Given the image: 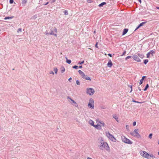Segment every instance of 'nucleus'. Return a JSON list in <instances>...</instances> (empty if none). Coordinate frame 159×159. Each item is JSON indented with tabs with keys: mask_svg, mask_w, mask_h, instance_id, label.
Masks as SVG:
<instances>
[{
	"mask_svg": "<svg viewBox=\"0 0 159 159\" xmlns=\"http://www.w3.org/2000/svg\"><path fill=\"white\" fill-rule=\"evenodd\" d=\"M126 51H125L124 52L123 54L121 56H123L125 55L126 54Z\"/></svg>",
	"mask_w": 159,
	"mask_h": 159,
	"instance_id": "47",
	"label": "nucleus"
},
{
	"mask_svg": "<svg viewBox=\"0 0 159 159\" xmlns=\"http://www.w3.org/2000/svg\"><path fill=\"white\" fill-rule=\"evenodd\" d=\"M108 55L110 56V57H112V55L111 54H110V53H109L108 54Z\"/></svg>",
	"mask_w": 159,
	"mask_h": 159,
	"instance_id": "53",
	"label": "nucleus"
},
{
	"mask_svg": "<svg viewBox=\"0 0 159 159\" xmlns=\"http://www.w3.org/2000/svg\"><path fill=\"white\" fill-rule=\"evenodd\" d=\"M128 30L127 29H125L123 32L122 35H124L128 31Z\"/></svg>",
	"mask_w": 159,
	"mask_h": 159,
	"instance_id": "16",
	"label": "nucleus"
},
{
	"mask_svg": "<svg viewBox=\"0 0 159 159\" xmlns=\"http://www.w3.org/2000/svg\"><path fill=\"white\" fill-rule=\"evenodd\" d=\"M37 17V15H35L34 16H33V18L34 19H35Z\"/></svg>",
	"mask_w": 159,
	"mask_h": 159,
	"instance_id": "37",
	"label": "nucleus"
},
{
	"mask_svg": "<svg viewBox=\"0 0 159 159\" xmlns=\"http://www.w3.org/2000/svg\"><path fill=\"white\" fill-rule=\"evenodd\" d=\"M55 73L56 74H57V72L58 69L57 68H54V69Z\"/></svg>",
	"mask_w": 159,
	"mask_h": 159,
	"instance_id": "27",
	"label": "nucleus"
},
{
	"mask_svg": "<svg viewBox=\"0 0 159 159\" xmlns=\"http://www.w3.org/2000/svg\"><path fill=\"white\" fill-rule=\"evenodd\" d=\"M145 154H144V156L143 157L146 158L147 159H150V157H149V154L147 153L146 152H145Z\"/></svg>",
	"mask_w": 159,
	"mask_h": 159,
	"instance_id": "14",
	"label": "nucleus"
},
{
	"mask_svg": "<svg viewBox=\"0 0 159 159\" xmlns=\"http://www.w3.org/2000/svg\"><path fill=\"white\" fill-rule=\"evenodd\" d=\"M148 61L147 59H146L144 60V63L146 64Z\"/></svg>",
	"mask_w": 159,
	"mask_h": 159,
	"instance_id": "29",
	"label": "nucleus"
},
{
	"mask_svg": "<svg viewBox=\"0 0 159 159\" xmlns=\"http://www.w3.org/2000/svg\"><path fill=\"white\" fill-rule=\"evenodd\" d=\"M67 98L69 101H70V100L72 102V103H74V104H72L73 106H75L76 107H78V104L73 100L70 97H68Z\"/></svg>",
	"mask_w": 159,
	"mask_h": 159,
	"instance_id": "8",
	"label": "nucleus"
},
{
	"mask_svg": "<svg viewBox=\"0 0 159 159\" xmlns=\"http://www.w3.org/2000/svg\"><path fill=\"white\" fill-rule=\"evenodd\" d=\"M106 134L107 137L111 141L113 142H116V139L109 132H106Z\"/></svg>",
	"mask_w": 159,
	"mask_h": 159,
	"instance_id": "3",
	"label": "nucleus"
},
{
	"mask_svg": "<svg viewBox=\"0 0 159 159\" xmlns=\"http://www.w3.org/2000/svg\"><path fill=\"white\" fill-rule=\"evenodd\" d=\"M97 122L99 123L102 126H105V123L102 121L100 120L99 119H97L96 120Z\"/></svg>",
	"mask_w": 159,
	"mask_h": 159,
	"instance_id": "11",
	"label": "nucleus"
},
{
	"mask_svg": "<svg viewBox=\"0 0 159 159\" xmlns=\"http://www.w3.org/2000/svg\"><path fill=\"white\" fill-rule=\"evenodd\" d=\"M49 73L50 74H52V75H54V73L52 71H51L50 72H49Z\"/></svg>",
	"mask_w": 159,
	"mask_h": 159,
	"instance_id": "48",
	"label": "nucleus"
},
{
	"mask_svg": "<svg viewBox=\"0 0 159 159\" xmlns=\"http://www.w3.org/2000/svg\"><path fill=\"white\" fill-rule=\"evenodd\" d=\"M49 2H47L46 3H45V4H44V5H47V4H48Z\"/></svg>",
	"mask_w": 159,
	"mask_h": 159,
	"instance_id": "55",
	"label": "nucleus"
},
{
	"mask_svg": "<svg viewBox=\"0 0 159 159\" xmlns=\"http://www.w3.org/2000/svg\"><path fill=\"white\" fill-rule=\"evenodd\" d=\"M143 80L142 79H141V80L140 81L139 83V85H141L142 84V83L143 82Z\"/></svg>",
	"mask_w": 159,
	"mask_h": 159,
	"instance_id": "31",
	"label": "nucleus"
},
{
	"mask_svg": "<svg viewBox=\"0 0 159 159\" xmlns=\"http://www.w3.org/2000/svg\"><path fill=\"white\" fill-rule=\"evenodd\" d=\"M92 2V1L91 0H88V3H91Z\"/></svg>",
	"mask_w": 159,
	"mask_h": 159,
	"instance_id": "49",
	"label": "nucleus"
},
{
	"mask_svg": "<svg viewBox=\"0 0 159 159\" xmlns=\"http://www.w3.org/2000/svg\"><path fill=\"white\" fill-rule=\"evenodd\" d=\"M80 75H81V76L83 78V77H85V75L83 72L82 74H81Z\"/></svg>",
	"mask_w": 159,
	"mask_h": 159,
	"instance_id": "35",
	"label": "nucleus"
},
{
	"mask_svg": "<svg viewBox=\"0 0 159 159\" xmlns=\"http://www.w3.org/2000/svg\"><path fill=\"white\" fill-rule=\"evenodd\" d=\"M132 102H135V103H142V102H138V101H135L134 100H133L132 101Z\"/></svg>",
	"mask_w": 159,
	"mask_h": 159,
	"instance_id": "28",
	"label": "nucleus"
},
{
	"mask_svg": "<svg viewBox=\"0 0 159 159\" xmlns=\"http://www.w3.org/2000/svg\"><path fill=\"white\" fill-rule=\"evenodd\" d=\"M83 78L88 80H91V79L90 77L86 75H85V77H83Z\"/></svg>",
	"mask_w": 159,
	"mask_h": 159,
	"instance_id": "18",
	"label": "nucleus"
},
{
	"mask_svg": "<svg viewBox=\"0 0 159 159\" xmlns=\"http://www.w3.org/2000/svg\"><path fill=\"white\" fill-rule=\"evenodd\" d=\"M139 129H137L134 130V131L130 132V134L134 137L137 138H139L140 137V135L139 133Z\"/></svg>",
	"mask_w": 159,
	"mask_h": 159,
	"instance_id": "2",
	"label": "nucleus"
},
{
	"mask_svg": "<svg viewBox=\"0 0 159 159\" xmlns=\"http://www.w3.org/2000/svg\"><path fill=\"white\" fill-rule=\"evenodd\" d=\"M138 89H139V91H140L141 90V89L139 87V88H138Z\"/></svg>",
	"mask_w": 159,
	"mask_h": 159,
	"instance_id": "61",
	"label": "nucleus"
},
{
	"mask_svg": "<svg viewBox=\"0 0 159 159\" xmlns=\"http://www.w3.org/2000/svg\"><path fill=\"white\" fill-rule=\"evenodd\" d=\"M131 57V56H127V57H126L125 58V60H127V59H129V58H130Z\"/></svg>",
	"mask_w": 159,
	"mask_h": 159,
	"instance_id": "30",
	"label": "nucleus"
},
{
	"mask_svg": "<svg viewBox=\"0 0 159 159\" xmlns=\"http://www.w3.org/2000/svg\"><path fill=\"white\" fill-rule=\"evenodd\" d=\"M139 57H140L142 58V56L141 55L138 54Z\"/></svg>",
	"mask_w": 159,
	"mask_h": 159,
	"instance_id": "54",
	"label": "nucleus"
},
{
	"mask_svg": "<svg viewBox=\"0 0 159 159\" xmlns=\"http://www.w3.org/2000/svg\"><path fill=\"white\" fill-rule=\"evenodd\" d=\"M65 69L64 67H61V73H63L64 72H65Z\"/></svg>",
	"mask_w": 159,
	"mask_h": 159,
	"instance_id": "25",
	"label": "nucleus"
},
{
	"mask_svg": "<svg viewBox=\"0 0 159 159\" xmlns=\"http://www.w3.org/2000/svg\"><path fill=\"white\" fill-rule=\"evenodd\" d=\"M131 85L129 86V87H130V88H131Z\"/></svg>",
	"mask_w": 159,
	"mask_h": 159,
	"instance_id": "63",
	"label": "nucleus"
},
{
	"mask_svg": "<svg viewBox=\"0 0 159 159\" xmlns=\"http://www.w3.org/2000/svg\"><path fill=\"white\" fill-rule=\"evenodd\" d=\"M66 62L67 63L70 64L71 63V61L70 60L68 59L66 57Z\"/></svg>",
	"mask_w": 159,
	"mask_h": 159,
	"instance_id": "22",
	"label": "nucleus"
},
{
	"mask_svg": "<svg viewBox=\"0 0 159 159\" xmlns=\"http://www.w3.org/2000/svg\"><path fill=\"white\" fill-rule=\"evenodd\" d=\"M89 123L91 125L94 126V122L93 120H90L89 121Z\"/></svg>",
	"mask_w": 159,
	"mask_h": 159,
	"instance_id": "17",
	"label": "nucleus"
},
{
	"mask_svg": "<svg viewBox=\"0 0 159 159\" xmlns=\"http://www.w3.org/2000/svg\"><path fill=\"white\" fill-rule=\"evenodd\" d=\"M155 53L154 51L153 50L150 51L147 54V57L148 58L150 57V55H152V56L153 55V54Z\"/></svg>",
	"mask_w": 159,
	"mask_h": 159,
	"instance_id": "10",
	"label": "nucleus"
},
{
	"mask_svg": "<svg viewBox=\"0 0 159 159\" xmlns=\"http://www.w3.org/2000/svg\"><path fill=\"white\" fill-rule=\"evenodd\" d=\"M145 151H141L140 152V155L143 157L144 156V154H145Z\"/></svg>",
	"mask_w": 159,
	"mask_h": 159,
	"instance_id": "20",
	"label": "nucleus"
},
{
	"mask_svg": "<svg viewBox=\"0 0 159 159\" xmlns=\"http://www.w3.org/2000/svg\"><path fill=\"white\" fill-rule=\"evenodd\" d=\"M132 85H131V90H130V93L131 92H132Z\"/></svg>",
	"mask_w": 159,
	"mask_h": 159,
	"instance_id": "50",
	"label": "nucleus"
},
{
	"mask_svg": "<svg viewBox=\"0 0 159 159\" xmlns=\"http://www.w3.org/2000/svg\"><path fill=\"white\" fill-rule=\"evenodd\" d=\"M152 134H149V137L150 139H152Z\"/></svg>",
	"mask_w": 159,
	"mask_h": 159,
	"instance_id": "40",
	"label": "nucleus"
},
{
	"mask_svg": "<svg viewBox=\"0 0 159 159\" xmlns=\"http://www.w3.org/2000/svg\"><path fill=\"white\" fill-rule=\"evenodd\" d=\"M27 2V0H23L22 3V4H25V3Z\"/></svg>",
	"mask_w": 159,
	"mask_h": 159,
	"instance_id": "39",
	"label": "nucleus"
},
{
	"mask_svg": "<svg viewBox=\"0 0 159 159\" xmlns=\"http://www.w3.org/2000/svg\"><path fill=\"white\" fill-rule=\"evenodd\" d=\"M84 61H81V62L79 61V62L78 64H83V63H84Z\"/></svg>",
	"mask_w": 159,
	"mask_h": 159,
	"instance_id": "43",
	"label": "nucleus"
},
{
	"mask_svg": "<svg viewBox=\"0 0 159 159\" xmlns=\"http://www.w3.org/2000/svg\"><path fill=\"white\" fill-rule=\"evenodd\" d=\"M112 65L113 64L111 61L110 60H109L107 64V66L109 67H111L112 66Z\"/></svg>",
	"mask_w": 159,
	"mask_h": 159,
	"instance_id": "12",
	"label": "nucleus"
},
{
	"mask_svg": "<svg viewBox=\"0 0 159 159\" xmlns=\"http://www.w3.org/2000/svg\"><path fill=\"white\" fill-rule=\"evenodd\" d=\"M13 17H12H12H9V16L6 17L4 18V19L5 20H6L7 19H12Z\"/></svg>",
	"mask_w": 159,
	"mask_h": 159,
	"instance_id": "24",
	"label": "nucleus"
},
{
	"mask_svg": "<svg viewBox=\"0 0 159 159\" xmlns=\"http://www.w3.org/2000/svg\"><path fill=\"white\" fill-rule=\"evenodd\" d=\"M100 148V149L102 150H106L108 152L110 151V148L108 144L106 142H104L103 141L101 142Z\"/></svg>",
	"mask_w": 159,
	"mask_h": 159,
	"instance_id": "1",
	"label": "nucleus"
},
{
	"mask_svg": "<svg viewBox=\"0 0 159 159\" xmlns=\"http://www.w3.org/2000/svg\"><path fill=\"white\" fill-rule=\"evenodd\" d=\"M156 8H157V9H159V7H156Z\"/></svg>",
	"mask_w": 159,
	"mask_h": 159,
	"instance_id": "58",
	"label": "nucleus"
},
{
	"mask_svg": "<svg viewBox=\"0 0 159 159\" xmlns=\"http://www.w3.org/2000/svg\"><path fill=\"white\" fill-rule=\"evenodd\" d=\"M141 3V0H138Z\"/></svg>",
	"mask_w": 159,
	"mask_h": 159,
	"instance_id": "60",
	"label": "nucleus"
},
{
	"mask_svg": "<svg viewBox=\"0 0 159 159\" xmlns=\"http://www.w3.org/2000/svg\"><path fill=\"white\" fill-rule=\"evenodd\" d=\"M149 157H150V159L151 158V157H152V158L155 157L152 154H151V155L149 154Z\"/></svg>",
	"mask_w": 159,
	"mask_h": 159,
	"instance_id": "33",
	"label": "nucleus"
},
{
	"mask_svg": "<svg viewBox=\"0 0 159 159\" xmlns=\"http://www.w3.org/2000/svg\"><path fill=\"white\" fill-rule=\"evenodd\" d=\"M78 72H79V74L81 75V74H82V73H83V72L81 70H79V71H78Z\"/></svg>",
	"mask_w": 159,
	"mask_h": 159,
	"instance_id": "45",
	"label": "nucleus"
},
{
	"mask_svg": "<svg viewBox=\"0 0 159 159\" xmlns=\"http://www.w3.org/2000/svg\"><path fill=\"white\" fill-rule=\"evenodd\" d=\"M76 83L78 85H79L80 84V83L78 80H77L76 81Z\"/></svg>",
	"mask_w": 159,
	"mask_h": 159,
	"instance_id": "32",
	"label": "nucleus"
},
{
	"mask_svg": "<svg viewBox=\"0 0 159 159\" xmlns=\"http://www.w3.org/2000/svg\"><path fill=\"white\" fill-rule=\"evenodd\" d=\"M146 78V76H143L142 77V78L141 79H142L143 80H144V79L145 78Z\"/></svg>",
	"mask_w": 159,
	"mask_h": 159,
	"instance_id": "51",
	"label": "nucleus"
},
{
	"mask_svg": "<svg viewBox=\"0 0 159 159\" xmlns=\"http://www.w3.org/2000/svg\"><path fill=\"white\" fill-rule=\"evenodd\" d=\"M93 127L98 129H101V126L100 125H94Z\"/></svg>",
	"mask_w": 159,
	"mask_h": 159,
	"instance_id": "15",
	"label": "nucleus"
},
{
	"mask_svg": "<svg viewBox=\"0 0 159 159\" xmlns=\"http://www.w3.org/2000/svg\"><path fill=\"white\" fill-rule=\"evenodd\" d=\"M146 22H143L141 23L137 27V28L135 30V31L136 30H137L138 29L139 27H140L141 26H142L143 25H144L146 23Z\"/></svg>",
	"mask_w": 159,
	"mask_h": 159,
	"instance_id": "13",
	"label": "nucleus"
},
{
	"mask_svg": "<svg viewBox=\"0 0 159 159\" xmlns=\"http://www.w3.org/2000/svg\"><path fill=\"white\" fill-rule=\"evenodd\" d=\"M13 0H10L9 2L10 4H12L13 2Z\"/></svg>",
	"mask_w": 159,
	"mask_h": 159,
	"instance_id": "44",
	"label": "nucleus"
},
{
	"mask_svg": "<svg viewBox=\"0 0 159 159\" xmlns=\"http://www.w3.org/2000/svg\"><path fill=\"white\" fill-rule=\"evenodd\" d=\"M149 87V86L148 84H147L145 88L143 90L144 91H146Z\"/></svg>",
	"mask_w": 159,
	"mask_h": 159,
	"instance_id": "23",
	"label": "nucleus"
},
{
	"mask_svg": "<svg viewBox=\"0 0 159 159\" xmlns=\"http://www.w3.org/2000/svg\"><path fill=\"white\" fill-rule=\"evenodd\" d=\"M55 0H50L49 2L51 3H53L55 2Z\"/></svg>",
	"mask_w": 159,
	"mask_h": 159,
	"instance_id": "36",
	"label": "nucleus"
},
{
	"mask_svg": "<svg viewBox=\"0 0 159 159\" xmlns=\"http://www.w3.org/2000/svg\"><path fill=\"white\" fill-rule=\"evenodd\" d=\"M22 31V29L21 28H19L17 30V32L18 33L19 32H21Z\"/></svg>",
	"mask_w": 159,
	"mask_h": 159,
	"instance_id": "38",
	"label": "nucleus"
},
{
	"mask_svg": "<svg viewBox=\"0 0 159 159\" xmlns=\"http://www.w3.org/2000/svg\"><path fill=\"white\" fill-rule=\"evenodd\" d=\"M136 122L135 121H134L133 123V125L134 126H135L136 125Z\"/></svg>",
	"mask_w": 159,
	"mask_h": 159,
	"instance_id": "46",
	"label": "nucleus"
},
{
	"mask_svg": "<svg viewBox=\"0 0 159 159\" xmlns=\"http://www.w3.org/2000/svg\"><path fill=\"white\" fill-rule=\"evenodd\" d=\"M87 159H92L90 157H88L87 158Z\"/></svg>",
	"mask_w": 159,
	"mask_h": 159,
	"instance_id": "59",
	"label": "nucleus"
},
{
	"mask_svg": "<svg viewBox=\"0 0 159 159\" xmlns=\"http://www.w3.org/2000/svg\"><path fill=\"white\" fill-rule=\"evenodd\" d=\"M73 68L74 69H77L78 68V66H74L73 67Z\"/></svg>",
	"mask_w": 159,
	"mask_h": 159,
	"instance_id": "42",
	"label": "nucleus"
},
{
	"mask_svg": "<svg viewBox=\"0 0 159 159\" xmlns=\"http://www.w3.org/2000/svg\"><path fill=\"white\" fill-rule=\"evenodd\" d=\"M121 139L122 141L126 143L131 144L133 143V142L129 139L127 138L125 136H121Z\"/></svg>",
	"mask_w": 159,
	"mask_h": 159,
	"instance_id": "4",
	"label": "nucleus"
},
{
	"mask_svg": "<svg viewBox=\"0 0 159 159\" xmlns=\"http://www.w3.org/2000/svg\"><path fill=\"white\" fill-rule=\"evenodd\" d=\"M95 47L97 48H98V47L97 46V43L96 45H95Z\"/></svg>",
	"mask_w": 159,
	"mask_h": 159,
	"instance_id": "56",
	"label": "nucleus"
},
{
	"mask_svg": "<svg viewBox=\"0 0 159 159\" xmlns=\"http://www.w3.org/2000/svg\"><path fill=\"white\" fill-rule=\"evenodd\" d=\"M113 117L114 118L117 122H119V120H118V118L117 117V116L116 115H114L113 116Z\"/></svg>",
	"mask_w": 159,
	"mask_h": 159,
	"instance_id": "19",
	"label": "nucleus"
},
{
	"mask_svg": "<svg viewBox=\"0 0 159 159\" xmlns=\"http://www.w3.org/2000/svg\"><path fill=\"white\" fill-rule=\"evenodd\" d=\"M106 4L105 2H103L99 4L98 5L99 7H101L103 6V5H105Z\"/></svg>",
	"mask_w": 159,
	"mask_h": 159,
	"instance_id": "21",
	"label": "nucleus"
},
{
	"mask_svg": "<svg viewBox=\"0 0 159 159\" xmlns=\"http://www.w3.org/2000/svg\"><path fill=\"white\" fill-rule=\"evenodd\" d=\"M44 34H46L47 35H50V34H49L50 33H48V32L47 31H46V32H45Z\"/></svg>",
	"mask_w": 159,
	"mask_h": 159,
	"instance_id": "41",
	"label": "nucleus"
},
{
	"mask_svg": "<svg viewBox=\"0 0 159 159\" xmlns=\"http://www.w3.org/2000/svg\"><path fill=\"white\" fill-rule=\"evenodd\" d=\"M51 32L50 33V35H54L55 36H57V35L54 33H56L57 32V29L55 28H52L50 29Z\"/></svg>",
	"mask_w": 159,
	"mask_h": 159,
	"instance_id": "7",
	"label": "nucleus"
},
{
	"mask_svg": "<svg viewBox=\"0 0 159 159\" xmlns=\"http://www.w3.org/2000/svg\"><path fill=\"white\" fill-rule=\"evenodd\" d=\"M64 14L66 15H67L68 14V11L67 10H65L64 11Z\"/></svg>",
	"mask_w": 159,
	"mask_h": 159,
	"instance_id": "26",
	"label": "nucleus"
},
{
	"mask_svg": "<svg viewBox=\"0 0 159 159\" xmlns=\"http://www.w3.org/2000/svg\"><path fill=\"white\" fill-rule=\"evenodd\" d=\"M133 58L134 59L138 61V62H141V60L138 57L137 55H134L133 56Z\"/></svg>",
	"mask_w": 159,
	"mask_h": 159,
	"instance_id": "9",
	"label": "nucleus"
},
{
	"mask_svg": "<svg viewBox=\"0 0 159 159\" xmlns=\"http://www.w3.org/2000/svg\"><path fill=\"white\" fill-rule=\"evenodd\" d=\"M80 75H81V76L83 78V77H85V75L83 72L82 74H81Z\"/></svg>",
	"mask_w": 159,
	"mask_h": 159,
	"instance_id": "34",
	"label": "nucleus"
},
{
	"mask_svg": "<svg viewBox=\"0 0 159 159\" xmlns=\"http://www.w3.org/2000/svg\"><path fill=\"white\" fill-rule=\"evenodd\" d=\"M82 67V66H80L79 67V68H81Z\"/></svg>",
	"mask_w": 159,
	"mask_h": 159,
	"instance_id": "57",
	"label": "nucleus"
},
{
	"mask_svg": "<svg viewBox=\"0 0 159 159\" xmlns=\"http://www.w3.org/2000/svg\"><path fill=\"white\" fill-rule=\"evenodd\" d=\"M71 80H72V78H71V77H70V78L69 79H68V80H69L70 82H71Z\"/></svg>",
	"mask_w": 159,
	"mask_h": 159,
	"instance_id": "52",
	"label": "nucleus"
},
{
	"mask_svg": "<svg viewBox=\"0 0 159 159\" xmlns=\"http://www.w3.org/2000/svg\"><path fill=\"white\" fill-rule=\"evenodd\" d=\"M87 93L89 95H93L95 92L94 90L92 88H87Z\"/></svg>",
	"mask_w": 159,
	"mask_h": 159,
	"instance_id": "6",
	"label": "nucleus"
},
{
	"mask_svg": "<svg viewBox=\"0 0 159 159\" xmlns=\"http://www.w3.org/2000/svg\"><path fill=\"white\" fill-rule=\"evenodd\" d=\"M158 154L159 155V152H158Z\"/></svg>",
	"mask_w": 159,
	"mask_h": 159,
	"instance_id": "62",
	"label": "nucleus"
},
{
	"mask_svg": "<svg viewBox=\"0 0 159 159\" xmlns=\"http://www.w3.org/2000/svg\"><path fill=\"white\" fill-rule=\"evenodd\" d=\"M94 102L93 99L92 98H90L89 100V102L88 104V107L89 108L92 109H93L94 108Z\"/></svg>",
	"mask_w": 159,
	"mask_h": 159,
	"instance_id": "5",
	"label": "nucleus"
}]
</instances>
